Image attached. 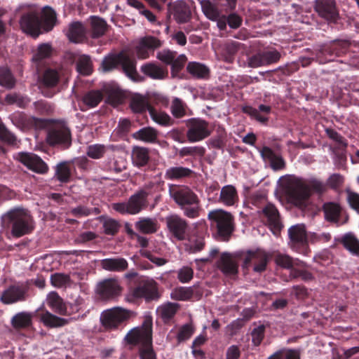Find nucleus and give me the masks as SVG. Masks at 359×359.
I'll return each instance as SVG.
<instances>
[{
  "label": "nucleus",
  "mask_w": 359,
  "mask_h": 359,
  "mask_svg": "<svg viewBox=\"0 0 359 359\" xmlns=\"http://www.w3.org/2000/svg\"><path fill=\"white\" fill-rule=\"evenodd\" d=\"M178 309L179 305L177 304L169 302L162 306L159 309V312L163 320L168 321L175 316Z\"/></svg>",
  "instance_id": "48"
},
{
  "label": "nucleus",
  "mask_w": 359,
  "mask_h": 359,
  "mask_svg": "<svg viewBox=\"0 0 359 359\" xmlns=\"http://www.w3.org/2000/svg\"><path fill=\"white\" fill-rule=\"evenodd\" d=\"M101 266L107 271L121 272L127 269L128 264L126 259L122 257L108 258L102 260Z\"/></svg>",
  "instance_id": "30"
},
{
  "label": "nucleus",
  "mask_w": 359,
  "mask_h": 359,
  "mask_svg": "<svg viewBox=\"0 0 359 359\" xmlns=\"http://www.w3.org/2000/svg\"><path fill=\"white\" fill-rule=\"evenodd\" d=\"M169 195L184 211L185 215L195 218L198 215L199 199L189 188L184 186L170 184Z\"/></svg>",
  "instance_id": "2"
},
{
  "label": "nucleus",
  "mask_w": 359,
  "mask_h": 359,
  "mask_svg": "<svg viewBox=\"0 0 359 359\" xmlns=\"http://www.w3.org/2000/svg\"><path fill=\"white\" fill-rule=\"evenodd\" d=\"M203 295V288L198 284L191 287H177L175 288L170 297L176 301H198Z\"/></svg>",
  "instance_id": "13"
},
{
  "label": "nucleus",
  "mask_w": 359,
  "mask_h": 359,
  "mask_svg": "<svg viewBox=\"0 0 359 359\" xmlns=\"http://www.w3.org/2000/svg\"><path fill=\"white\" fill-rule=\"evenodd\" d=\"M314 10L327 22H334L339 18L334 0H315Z\"/></svg>",
  "instance_id": "14"
},
{
  "label": "nucleus",
  "mask_w": 359,
  "mask_h": 359,
  "mask_svg": "<svg viewBox=\"0 0 359 359\" xmlns=\"http://www.w3.org/2000/svg\"><path fill=\"white\" fill-rule=\"evenodd\" d=\"M132 161L137 167L145 165L149 160V153L147 148L135 147L132 150Z\"/></svg>",
  "instance_id": "38"
},
{
  "label": "nucleus",
  "mask_w": 359,
  "mask_h": 359,
  "mask_svg": "<svg viewBox=\"0 0 359 359\" xmlns=\"http://www.w3.org/2000/svg\"><path fill=\"white\" fill-rule=\"evenodd\" d=\"M208 217L212 223L216 224H232L233 217L232 215L222 209H216L208 213Z\"/></svg>",
  "instance_id": "32"
},
{
  "label": "nucleus",
  "mask_w": 359,
  "mask_h": 359,
  "mask_svg": "<svg viewBox=\"0 0 359 359\" xmlns=\"http://www.w3.org/2000/svg\"><path fill=\"white\" fill-rule=\"evenodd\" d=\"M103 95L100 90H90L83 97V103L90 108L96 107L102 100Z\"/></svg>",
  "instance_id": "44"
},
{
  "label": "nucleus",
  "mask_w": 359,
  "mask_h": 359,
  "mask_svg": "<svg viewBox=\"0 0 359 359\" xmlns=\"http://www.w3.org/2000/svg\"><path fill=\"white\" fill-rule=\"evenodd\" d=\"M260 216L266 219L269 224H281L282 220L280 213L275 205L267 204L260 212Z\"/></svg>",
  "instance_id": "35"
},
{
  "label": "nucleus",
  "mask_w": 359,
  "mask_h": 359,
  "mask_svg": "<svg viewBox=\"0 0 359 359\" xmlns=\"http://www.w3.org/2000/svg\"><path fill=\"white\" fill-rule=\"evenodd\" d=\"M194 328L191 324L182 325L178 332L177 339L179 343L189 339L194 334Z\"/></svg>",
  "instance_id": "59"
},
{
  "label": "nucleus",
  "mask_w": 359,
  "mask_h": 359,
  "mask_svg": "<svg viewBox=\"0 0 359 359\" xmlns=\"http://www.w3.org/2000/svg\"><path fill=\"white\" fill-rule=\"evenodd\" d=\"M205 149L201 146L184 147L179 151L181 157L190 156L193 157L203 156L205 154Z\"/></svg>",
  "instance_id": "50"
},
{
  "label": "nucleus",
  "mask_w": 359,
  "mask_h": 359,
  "mask_svg": "<svg viewBox=\"0 0 359 359\" xmlns=\"http://www.w3.org/2000/svg\"><path fill=\"white\" fill-rule=\"evenodd\" d=\"M191 172V170L182 167H171L166 170L165 177L168 180H176L181 177H184L188 176Z\"/></svg>",
  "instance_id": "47"
},
{
  "label": "nucleus",
  "mask_w": 359,
  "mask_h": 359,
  "mask_svg": "<svg viewBox=\"0 0 359 359\" xmlns=\"http://www.w3.org/2000/svg\"><path fill=\"white\" fill-rule=\"evenodd\" d=\"M133 136L135 139L147 143H154L158 137V131L151 127H144L135 132Z\"/></svg>",
  "instance_id": "39"
},
{
  "label": "nucleus",
  "mask_w": 359,
  "mask_h": 359,
  "mask_svg": "<svg viewBox=\"0 0 359 359\" xmlns=\"http://www.w3.org/2000/svg\"><path fill=\"white\" fill-rule=\"evenodd\" d=\"M47 304L55 313L62 316L66 315L67 308L57 292H53L48 294Z\"/></svg>",
  "instance_id": "37"
},
{
  "label": "nucleus",
  "mask_w": 359,
  "mask_h": 359,
  "mask_svg": "<svg viewBox=\"0 0 359 359\" xmlns=\"http://www.w3.org/2000/svg\"><path fill=\"white\" fill-rule=\"evenodd\" d=\"M290 238L293 242L304 243L306 242L305 226H291L288 230Z\"/></svg>",
  "instance_id": "43"
},
{
  "label": "nucleus",
  "mask_w": 359,
  "mask_h": 359,
  "mask_svg": "<svg viewBox=\"0 0 359 359\" xmlns=\"http://www.w3.org/2000/svg\"><path fill=\"white\" fill-rule=\"evenodd\" d=\"M218 269L226 276H236L238 272V264L232 255L227 252L221 255L217 262Z\"/></svg>",
  "instance_id": "24"
},
{
  "label": "nucleus",
  "mask_w": 359,
  "mask_h": 359,
  "mask_svg": "<svg viewBox=\"0 0 359 359\" xmlns=\"http://www.w3.org/2000/svg\"><path fill=\"white\" fill-rule=\"evenodd\" d=\"M62 76L60 70L48 69L45 71L39 88L41 93L48 97H51L55 93L53 89Z\"/></svg>",
  "instance_id": "15"
},
{
  "label": "nucleus",
  "mask_w": 359,
  "mask_h": 359,
  "mask_svg": "<svg viewBox=\"0 0 359 359\" xmlns=\"http://www.w3.org/2000/svg\"><path fill=\"white\" fill-rule=\"evenodd\" d=\"M323 211L325 219L329 222L342 223L348 222V217L345 215L342 208L337 202H327L323 205Z\"/></svg>",
  "instance_id": "18"
},
{
  "label": "nucleus",
  "mask_w": 359,
  "mask_h": 359,
  "mask_svg": "<svg viewBox=\"0 0 359 359\" xmlns=\"http://www.w3.org/2000/svg\"><path fill=\"white\" fill-rule=\"evenodd\" d=\"M2 224H29L32 217L29 212L22 208H15L1 217Z\"/></svg>",
  "instance_id": "16"
},
{
  "label": "nucleus",
  "mask_w": 359,
  "mask_h": 359,
  "mask_svg": "<svg viewBox=\"0 0 359 359\" xmlns=\"http://www.w3.org/2000/svg\"><path fill=\"white\" fill-rule=\"evenodd\" d=\"M47 142L62 149H67L72 145V134L69 127L64 123L54 125L48 132Z\"/></svg>",
  "instance_id": "9"
},
{
  "label": "nucleus",
  "mask_w": 359,
  "mask_h": 359,
  "mask_svg": "<svg viewBox=\"0 0 359 359\" xmlns=\"http://www.w3.org/2000/svg\"><path fill=\"white\" fill-rule=\"evenodd\" d=\"M39 12L35 7L29 8L27 13H24L20 20L22 30L34 38L41 34L42 22L39 17Z\"/></svg>",
  "instance_id": "11"
},
{
  "label": "nucleus",
  "mask_w": 359,
  "mask_h": 359,
  "mask_svg": "<svg viewBox=\"0 0 359 359\" xmlns=\"http://www.w3.org/2000/svg\"><path fill=\"white\" fill-rule=\"evenodd\" d=\"M133 315L130 310L114 307L102 313L100 322L106 330H116L124 326Z\"/></svg>",
  "instance_id": "6"
},
{
  "label": "nucleus",
  "mask_w": 359,
  "mask_h": 359,
  "mask_svg": "<svg viewBox=\"0 0 359 359\" xmlns=\"http://www.w3.org/2000/svg\"><path fill=\"white\" fill-rule=\"evenodd\" d=\"M149 195L147 189L140 190L132 195L127 202L113 203L112 208L121 214H137L147 207Z\"/></svg>",
  "instance_id": "7"
},
{
  "label": "nucleus",
  "mask_w": 359,
  "mask_h": 359,
  "mask_svg": "<svg viewBox=\"0 0 359 359\" xmlns=\"http://www.w3.org/2000/svg\"><path fill=\"white\" fill-rule=\"evenodd\" d=\"M29 281L12 285L3 292L0 300L5 304L25 302L29 297Z\"/></svg>",
  "instance_id": "10"
},
{
  "label": "nucleus",
  "mask_w": 359,
  "mask_h": 359,
  "mask_svg": "<svg viewBox=\"0 0 359 359\" xmlns=\"http://www.w3.org/2000/svg\"><path fill=\"white\" fill-rule=\"evenodd\" d=\"M149 112L151 119L158 125L168 126L172 124L171 117L165 112L158 111L153 107L149 108Z\"/></svg>",
  "instance_id": "42"
},
{
  "label": "nucleus",
  "mask_w": 359,
  "mask_h": 359,
  "mask_svg": "<svg viewBox=\"0 0 359 359\" xmlns=\"http://www.w3.org/2000/svg\"><path fill=\"white\" fill-rule=\"evenodd\" d=\"M160 297L158 284L153 279H143L137 285L130 290L127 294V300L130 302H135L138 299H143L146 302L158 300Z\"/></svg>",
  "instance_id": "5"
},
{
  "label": "nucleus",
  "mask_w": 359,
  "mask_h": 359,
  "mask_svg": "<svg viewBox=\"0 0 359 359\" xmlns=\"http://www.w3.org/2000/svg\"><path fill=\"white\" fill-rule=\"evenodd\" d=\"M217 239L219 241H229L231 233L234 231V226H216Z\"/></svg>",
  "instance_id": "57"
},
{
  "label": "nucleus",
  "mask_w": 359,
  "mask_h": 359,
  "mask_svg": "<svg viewBox=\"0 0 359 359\" xmlns=\"http://www.w3.org/2000/svg\"><path fill=\"white\" fill-rule=\"evenodd\" d=\"M152 338L151 323L144 322L142 327H137L130 330L126 335L124 340L130 346V349L137 345L143 346L149 342Z\"/></svg>",
  "instance_id": "12"
},
{
  "label": "nucleus",
  "mask_w": 359,
  "mask_h": 359,
  "mask_svg": "<svg viewBox=\"0 0 359 359\" xmlns=\"http://www.w3.org/2000/svg\"><path fill=\"white\" fill-rule=\"evenodd\" d=\"M15 83V79L10 70L6 67H0V85L10 89L14 87Z\"/></svg>",
  "instance_id": "49"
},
{
  "label": "nucleus",
  "mask_w": 359,
  "mask_h": 359,
  "mask_svg": "<svg viewBox=\"0 0 359 359\" xmlns=\"http://www.w3.org/2000/svg\"><path fill=\"white\" fill-rule=\"evenodd\" d=\"M11 323L16 330L27 329L32 325V315L25 311L19 312L13 316Z\"/></svg>",
  "instance_id": "29"
},
{
  "label": "nucleus",
  "mask_w": 359,
  "mask_h": 359,
  "mask_svg": "<svg viewBox=\"0 0 359 359\" xmlns=\"http://www.w3.org/2000/svg\"><path fill=\"white\" fill-rule=\"evenodd\" d=\"M92 35L93 38H97L102 36L107 28L106 22L98 17H92L91 21Z\"/></svg>",
  "instance_id": "46"
},
{
  "label": "nucleus",
  "mask_w": 359,
  "mask_h": 359,
  "mask_svg": "<svg viewBox=\"0 0 359 359\" xmlns=\"http://www.w3.org/2000/svg\"><path fill=\"white\" fill-rule=\"evenodd\" d=\"M266 327L264 325H259L252 329L251 331L252 343L255 346H259L265 336Z\"/></svg>",
  "instance_id": "54"
},
{
  "label": "nucleus",
  "mask_w": 359,
  "mask_h": 359,
  "mask_svg": "<svg viewBox=\"0 0 359 359\" xmlns=\"http://www.w3.org/2000/svg\"><path fill=\"white\" fill-rule=\"evenodd\" d=\"M50 283L55 287H62L71 283V278L69 275L55 273L50 276Z\"/></svg>",
  "instance_id": "51"
},
{
  "label": "nucleus",
  "mask_w": 359,
  "mask_h": 359,
  "mask_svg": "<svg viewBox=\"0 0 359 359\" xmlns=\"http://www.w3.org/2000/svg\"><path fill=\"white\" fill-rule=\"evenodd\" d=\"M274 260L277 265L287 269L294 266L304 267L305 266V263L299 259H293L292 257L282 253L276 254Z\"/></svg>",
  "instance_id": "34"
},
{
  "label": "nucleus",
  "mask_w": 359,
  "mask_h": 359,
  "mask_svg": "<svg viewBox=\"0 0 359 359\" xmlns=\"http://www.w3.org/2000/svg\"><path fill=\"white\" fill-rule=\"evenodd\" d=\"M71 176L68 162L63 161L57 165L55 177L61 182H67Z\"/></svg>",
  "instance_id": "45"
},
{
  "label": "nucleus",
  "mask_w": 359,
  "mask_h": 359,
  "mask_svg": "<svg viewBox=\"0 0 359 359\" xmlns=\"http://www.w3.org/2000/svg\"><path fill=\"white\" fill-rule=\"evenodd\" d=\"M105 152V147L103 144H95L88 147L87 155L92 158H100Z\"/></svg>",
  "instance_id": "61"
},
{
  "label": "nucleus",
  "mask_w": 359,
  "mask_h": 359,
  "mask_svg": "<svg viewBox=\"0 0 359 359\" xmlns=\"http://www.w3.org/2000/svg\"><path fill=\"white\" fill-rule=\"evenodd\" d=\"M186 136L191 143L201 142L208 137L211 133L209 122L201 118H191L186 121Z\"/></svg>",
  "instance_id": "8"
},
{
  "label": "nucleus",
  "mask_w": 359,
  "mask_h": 359,
  "mask_svg": "<svg viewBox=\"0 0 359 359\" xmlns=\"http://www.w3.org/2000/svg\"><path fill=\"white\" fill-rule=\"evenodd\" d=\"M194 277V271L191 267L183 266L177 272V278L182 283H189Z\"/></svg>",
  "instance_id": "63"
},
{
  "label": "nucleus",
  "mask_w": 359,
  "mask_h": 359,
  "mask_svg": "<svg viewBox=\"0 0 359 359\" xmlns=\"http://www.w3.org/2000/svg\"><path fill=\"white\" fill-rule=\"evenodd\" d=\"M161 46L158 39L153 36H146L141 39L136 47V53L140 59H146L149 57L151 53L154 49Z\"/></svg>",
  "instance_id": "23"
},
{
  "label": "nucleus",
  "mask_w": 359,
  "mask_h": 359,
  "mask_svg": "<svg viewBox=\"0 0 359 359\" xmlns=\"http://www.w3.org/2000/svg\"><path fill=\"white\" fill-rule=\"evenodd\" d=\"M325 184L320 180L311 178L293 177L290 179L287 187L289 201L299 208H304L312 192L321 194L325 191Z\"/></svg>",
  "instance_id": "1"
},
{
  "label": "nucleus",
  "mask_w": 359,
  "mask_h": 359,
  "mask_svg": "<svg viewBox=\"0 0 359 359\" xmlns=\"http://www.w3.org/2000/svg\"><path fill=\"white\" fill-rule=\"evenodd\" d=\"M65 57L70 62H76V70L79 74L85 76L91 74L93 70L92 62L88 55L69 52L66 53Z\"/></svg>",
  "instance_id": "20"
},
{
  "label": "nucleus",
  "mask_w": 359,
  "mask_h": 359,
  "mask_svg": "<svg viewBox=\"0 0 359 359\" xmlns=\"http://www.w3.org/2000/svg\"><path fill=\"white\" fill-rule=\"evenodd\" d=\"M264 65H269L277 62L280 58V54L276 50L262 52Z\"/></svg>",
  "instance_id": "62"
},
{
  "label": "nucleus",
  "mask_w": 359,
  "mask_h": 359,
  "mask_svg": "<svg viewBox=\"0 0 359 359\" xmlns=\"http://www.w3.org/2000/svg\"><path fill=\"white\" fill-rule=\"evenodd\" d=\"M141 71L153 79H163L167 76V71L164 68L152 62L143 65Z\"/></svg>",
  "instance_id": "33"
},
{
  "label": "nucleus",
  "mask_w": 359,
  "mask_h": 359,
  "mask_svg": "<svg viewBox=\"0 0 359 359\" xmlns=\"http://www.w3.org/2000/svg\"><path fill=\"white\" fill-rule=\"evenodd\" d=\"M40 319L46 327L50 328L63 327L68 323V320L55 316L48 311L41 314Z\"/></svg>",
  "instance_id": "36"
},
{
  "label": "nucleus",
  "mask_w": 359,
  "mask_h": 359,
  "mask_svg": "<svg viewBox=\"0 0 359 359\" xmlns=\"http://www.w3.org/2000/svg\"><path fill=\"white\" fill-rule=\"evenodd\" d=\"M218 201L220 203L227 207L237 205L239 201V196L236 187L231 184L224 186L221 189Z\"/></svg>",
  "instance_id": "25"
},
{
  "label": "nucleus",
  "mask_w": 359,
  "mask_h": 359,
  "mask_svg": "<svg viewBox=\"0 0 359 359\" xmlns=\"http://www.w3.org/2000/svg\"><path fill=\"white\" fill-rule=\"evenodd\" d=\"M102 69L104 72L121 67L126 76L133 81H140V76L136 69V62L124 53L111 54L106 56L102 62Z\"/></svg>",
  "instance_id": "3"
},
{
  "label": "nucleus",
  "mask_w": 359,
  "mask_h": 359,
  "mask_svg": "<svg viewBox=\"0 0 359 359\" xmlns=\"http://www.w3.org/2000/svg\"><path fill=\"white\" fill-rule=\"evenodd\" d=\"M138 354L140 359H156V353L152 346V338L149 342L139 346Z\"/></svg>",
  "instance_id": "53"
},
{
  "label": "nucleus",
  "mask_w": 359,
  "mask_h": 359,
  "mask_svg": "<svg viewBox=\"0 0 359 359\" xmlns=\"http://www.w3.org/2000/svg\"><path fill=\"white\" fill-rule=\"evenodd\" d=\"M187 104L180 98L174 97L171 106L170 112L175 118H182L190 115Z\"/></svg>",
  "instance_id": "41"
},
{
  "label": "nucleus",
  "mask_w": 359,
  "mask_h": 359,
  "mask_svg": "<svg viewBox=\"0 0 359 359\" xmlns=\"http://www.w3.org/2000/svg\"><path fill=\"white\" fill-rule=\"evenodd\" d=\"M43 20L46 25L45 29L48 31L53 28L56 20L55 11L48 6H45L42 12Z\"/></svg>",
  "instance_id": "52"
},
{
  "label": "nucleus",
  "mask_w": 359,
  "mask_h": 359,
  "mask_svg": "<svg viewBox=\"0 0 359 359\" xmlns=\"http://www.w3.org/2000/svg\"><path fill=\"white\" fill-rule=\"evenodd\" d=\"M201 8L205 15L210 20L216 22L220 30H224L227 23L231 29H237L242 23V18L239 15L231 13L226 17L208 0L201 1Z\"/></svg>",
  "instance_id": "4"
},
{
  "label": "nucleus",
  "mask_w": 359,
  "mask_h": 359,
  "mask_svg": "<svg viewBox=\"0 0 359 359\" xmlns=\"http://www.w3.org/2000/svg\"><path fill=\"white\" fill-rule=\"evenodd\" d=\"M187 226H168L170 232L179 241L188 239L191 241L187 230Z\"/></svg>",
  "instance_id": "55"
},
{
  "label": "nucleus",
  "mask_w": 359,
  "mask_h": 359,
  "mask_svg": "<svg viewBox=\"0 0 359 359\" xmlns=\"http://www.w3.org/2000/svg\"><path fill=\"white\" fill-rule=\"evenodd\" d=\"M345 193L349 206L359 213V194L350 189H346Z\"/></svg>",
  "instance_id": "58"
},
{
  "label": "nucleus",
  "mask_w": 359,
  "mask_h": 359,
  "mask_svg": "<svg viewBox=\"0 0 359 359\" xmlns=\"http://www.w3.org/2000/svg\"><path fill=\"white\" fill-rule=\"evenodd\" d=\"M259 153L261 156L264 160H268L271 164V168L275 170H280L284 168L285 162L283 158L276 154L271 148L268 147H264Z\"/></svg>",
  "instance_id": "28"
},
{
  "label": "nucleus",
  "mask_w": 359,
  "mask_h": 359,
  "mask_svg": "<svg viewBox=\"0 0 359 359\" xmlns=\"http://www.w3.org/2000/svg\"><path fill=\"white\" fill-rule=\"evenodd\" d=\"M5 100L8 104H15L19 107H24L27 103V97H24L16 93L7 95Z\"/></svg>",
  "instance_id": "64"
},
{
  "label": "nucleus",
  "mask_w": 359,
  "mask_h": 359,
  "mask_svg": "<svg viewBox=\"0 0 359 359\" xmlns=\"http://www.w3.org/2000/svg\"><path fill=\"white\" fill-rule=\"evenodd\" d=\"M97 291L102 299H112L120 295L121 287L116 280L107 279L100 283Z\"/></svg>",
  "instance_id": "19"
},
{
  "label": "nucleus",
  "mask_w": 359,
  "mask_h": 359,
  "mask_svg": "<svg viewBox=\"0 0 359 359\" xmlns=\"http://www.w3.org/2000/svg\"><path fill=\"white\" fill-rule=\"evenodd\" d=\"M254 262V271L256 272H262L266 269L267 264V255L262 250L248 251L244 258V266L248 267L250 264Z\"/></svg>",
  "instance_id": "21"
},
{
  "label": "nucleus",
  "mask_w": 359,
  "mask_h": 359,
  "mask_svg": "<svg viewBox=\"0 0 359 359\" xmlns=\"http://www.w3.org/2000/svg\"><path fill=\"white\" fill-rule=\"evenodd\" d=\"M187 70L193 77L198 79H207L210 76L209 67L197 62H189Z\"/></svg>",
  "instance_id": "31"
},
{
  "label": "nucleus",
  "mask_w": 359,
  "mask_h": 359,
  "mask_svg": "<svg viewBox=\"0 0 359 359\" xmlns=\"http://www.w3.org/2000/svg\"><path fill=\"white\" fill-rule=\"evenodd\" d=\"M130 106L132 111L135 113H142L147 109L149 110V108H151L149 107L147 98L140 94H135L132 97Z\"/></svg>",
  "instance_id": "40"
},
{
  "label": "nucleus",
  "mask_w": 359,
  "mask_h": 359,
  "mask_svg": "<svg viewBox=\"0 0 359 359\" xmlns=\"http://www.w3.org/2000/svg\"><path fill=\"white\" fill-rule=\"evenodd\" d=\"M67 36L70 41L81 43L86 39V29L81 22H74L69 25Z\"/></svg>",
  "instance_id": "27"
},
{
  "label": "nucleus",
  "mask_w": 359,
  "mask_h": 359,
  "mask_svg": "<svg viewBox=\"0 0 359 359\" xmlns=\"http://www.w3.org/2000/svg\"><path fill=\"white\" fill-rule=\"evenodd\" d=\"M337 241L352 255L359 257V239L353 233H346Z\"/></svg>",
  "instance_id": "26"
},
{
  "label": "nucleus",
  "mask_w": 359,
  "mask_h": 359,
  "mask_svg": "<svg viewBox=\"0 0 359 359\" xmlns=\"http://www.w3.org/2000/svg\"><path fill=\"white\" fill-rule=\"evenodd\" d=\"M169 12L179 24L186 23L191 18V11L187 3L184 1H177L169 6Z\"/></svg>",
  "instance_id": "22"
},
{
  "label": "nucleus",
  "mask_w": 359,
  "mask_h": 359,
  "mask_svg": "<svg viewBox=\"0 0 359 359\" xmlns=\"http://www.w3.org/2000/svg\"><path fill=\"white\" fill-rule=\"evenodd\" d=\"M15 158L28 169L35 172L43 174L48 171V166L45 162L33 153L20 152Z\"/></svg>",
  "instance_id": "17"
},
{
  "label": "nucleus",
  "mask_w": 359,
  "mask_h": 359,
  "mask_svg": "<svg viewBox=\"0 0 359 359\" xmlns=\"http://www.w3.org/2000/svg\"><path fill=\"white\" fill-rule=\"evenodd\" d=\"M0 140L7 144L12 146L16 145L18 142L14 134L8 130L2 124H0Z\"/></svg>",
  "instance_id": "56"
},
{
  "label": "nucleus",
  "mask_w": 359,
  "mask_h": 359,
  "mask_svg": "<svg viewBox=\"0 0 359 359\" xmlns=\"http://www.w3.org/2000/svg\"><path fill=\"white\" fill-rule=\"evenodd\" d=\"M52 48L49 43H42L39 46L36 53L33 56V60L39 61L50 55Z\"/></svg>",
  "instance_id": "60"
}]
</instances>
